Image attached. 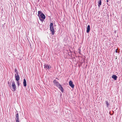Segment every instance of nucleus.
<instances>
[{
    "label": "nucleus",
    "mask_w": 122,
    "mask_h": 122,
    "mask_svg": "<svg viewBox=\"0 0 122 122\" xmlns=\"http://www.w3.org/2000/svg\"><path fill=\"white\" fill-rule=\"evenodd\" d=\"M38 15L39 18V19L41 21H43L46 18L45 15L43 13L42 11H39L38 12Z\"/></svg>",
    "instance_id": "1"
},
{
    "label": "nucleus",
    "mask_w": 122,
    "mask_h": 122,
    "mask_svg": "<svg viewBox=\"0 0 122 122\" xmlns=\"http://www.w3.org/2000/svg\"><path fill=\"white\" fill-rule=\"evenodd\" d=\"M53 24L52 23H50V28L51 31V32L52 35H54L55 32V30L53 27Z\"/></svg>",
    "instance_id": "2"
},
{
    "label": "nucleus",
    "mask_w": 122,
    "mask_h": 122,
    "mask_svg": "<svg viewBox=\"0 0 122 122\" xmlns=\"http://www.w3.org/2000/svg\"><path fill=\"white\" fill-rule=\"evenodd\" d=\"M11 86L13 90H12L13 91H15L16 89V87L15 82L14 81H13L12 82Z\"/></svg>",
    "instance_id": "3"
},
{
    "label": "nucleus",
    "mask_w": 122,
    "mask_h": 122,
    "mask_svg": "<svg viewBox=\"0 0 122 122\" xmlns=\"http://www.w3.org/2000/svg\"><path fill=\"white\" fill-rule=\"evenodd\" d=\"M69 85L72 88H74V85L73 84V82L71 80L70 81L69 83Z\"/></svg>",
    "instance_id": "4"
},
{
    "label": "nucleus",
    "mask_w": 122,
    "mask_h": 122,
    "mask_svg": "<svg viewBox=\"0 0 122 122\" xmlns=\"http://www.w3.org/2000/svg\"><path fill=\"white\" fill-rule=\"evenodd\" d=\"M53 83L56 85V86L58 87L60 86V85H61L60 83H59V82L56 81V80H54L53 81Z\"/></svg>",
    "instance_id": "5"
},
{
    "label": "nucleus",
    "mask_w": 122,
    "mask_h": 122,
    "mask_svg": "<svg viewBox=\"0 0 122 122\" xmlns=\"http://www.w3.org/2000/svg\"><path fill=\"white\" fill-rule=\"evenodd\" d=\"M105 104L107 107L109 108L110 103V102L107 100L105 102Z\"/></svg>",
    "instance_id": "6"
},
{
    "label": "nucleus",
    "mask_w": 122,
    "mask_h": 122,
    "mask_svg": "<svg viewBox=\"0 0 122 122\" xmlns=\"http://www.w3.org/2000/svg\"><path fill=\"white\" fill-rule=\"evenodd\" d=\"M15 80L16 81H19L20 79V77L18 74H15Z\"/></svg>",
    "instance_id": "7"
},
{
    "label": "nucleus",
    "mask_w": 122,
    "mask_h": 122,
    "mask_svg": "<svg viewBox=\"0 0 122 122\" xmlns=\"http://www.w3.org/2000/svg\"><path fill=\"white\" fill-rule=\"evenodd\" d=\"M90 30V26L89 25H88L87 28V30H86V32L87 33H89Z\"/></svg>",
    "instance_id": "8"
},
{
    "label": "nucleus",
    "mask_w": 122,
    "mask_h": 122,
    "mask_svg": "<svg viewBox=\"0 0 122 122\" xmlns=\"http://www.w3.org/2000/svg\"><path fill=\"white\" fill-rule=\"evenodd\" d=\"M45 64L44 67L45 69H47L48 70H49L51 68V67L50 66L48 65L47 64L45 65Z\"/></svg>",
    "instance_id": "9"
},
{
    "label": "nucleus",
    "mask_w": 122,
    "mask_h": 122,
    "mask_svg": "<svg viewBox=\"0 0 122 122\" xmlns=\"http://www.w3.org/2000/svg\"><path fill=\"white\" fill-rule=\"evenodd\" d=\"M58 88L62 92H64V89L61 85H60Z\"/></svg>",
    "instance_id": "10"
},
{
    "label": "nucleus",
    "mask_w": 122,
    "mask_h": 122,
    "mask_svg": "<svg viewBox=\"0 0 122 122\" xmlns=\"http://www.w3.org/2000/svg\"><path fill=\"white\" fill-rule=\"evenodd\" d=\"M112 77L115 80H116L117 78V76L115 75H113Z\"/></svg>",
    "instance_id": "11"
},
{
    "label": "nucleus",
    "mask_w": 122,
    "mask_h": 122,
    "mask_svg": "<svg viewBox=\"0 0 122 122\" xmlns=\"http://www.w3.org/2000/svg\"><path fill=\"white\" fill-rule=\"evenodd\" d=\"M23 84L24 86L25 87L27 85L26 81L25 78H24L23 80Z\"/></svg>",
    "instance_id": "12"
},
{
    "label": "nucleus",
    "mask_w": 122,
    "mask_h": 122,
    "mask_svg": "<svg viewBox=\"0 0 122 122\" xmlns=\"http://www.w3.org/2000/svg\"><path fill=\"white\" fill-rule=\"evenodd\" d=\"M102 4V0H99L98 1V6L99 8H100V6Z\"/></svg>",
    "instance_id": "13"
},
{
    "label": "nucleus",
    "mask_w": 122,
    "mask_h": 122,
    "mask_svg": "<svg viewBox=\"0 0 122 122\" xmlns=\"http://www.w3.org/2000/svg\"><path fill=\"white\" fill-rule=\"evenodd\" d=\"M15 119H19V115L18 113H17L15 115Z\"/></svg>",
    "instance_id": "14"
},
{
    "label": "nucleus",
    "mask_w": 122,
    "mask_h": 122,
    "mask_svg": "<svg viewBox=\"0 0 122 122\" xmlns=\"http://www.w3.org/2000/svg\"><path fill=\"white\" fill-rule=\"evenodd\" d=\"M16 81V82H17V85L18 86H19L20 85V82L19 81Z\"/></svg>",
    "instance_id": "15"
},
{
    "label": "nucleus",
    "mask_w": 122,
    "mask_h": 122,
    "mask_svg": "<svg viewBox=\"0 0 122 122\" xmlns=\"http://www.w3.org/2000/svg\"><path fill=\"white\" fill-rule=\"evenodd\" d=\"M15 72L16 73V74H18V72L17 71V69H16V68H15Z\"/></svg>",
    "instance_id": "16"
},
{
    "label": "nucleus",
    "mask_w": 122,
    "mask_h": 122,
    "mask_svg": "<svg viewBox=\"0 0 122 122\" xmlns=\"http://www.w3.org/2000/svg\"><path fill=\"white\" fill-rule=\"evenodd\" d=\"M119 51L118 52L117 51V49L115 51V52L116 53H119Z\"/></svg>",
    "instance_id": "17"
},
{
    "label": "nucleus",
    "mask_w": 122,
    "mask_h": 122,
    "mask_svg": "<svg viewBox=\"0 0 122 122\" xmlns=\"http://www.w3.org/2000/svg\"><path fill=\"white\" fill-rule=\"evenodd\" d=\"M16 122H19V119H15Z\"/></svg>",
    "instance_id": "18"
},
{
    "label": "nucleus",
    "mask_w": 122,
    "mask_h": 122,
    "mask_svg": "<svg viewBox=\"0 0 122 122\" xmlns=\"http://www.w3.org/2000/svg\"><path fill=\"white\" fill-rule=\"evenodd\" d=\"M8 85H9L10 86V85H11V84L9 82H8Z\"/></svg>",
    "instance_id": "19"
},
{
    "label": "nucleus",
    "mask_w": 122,
    "mask_h": 122,
    "mask_svg": "<svg viewBox=\"0 0 122 122\" xmlns=\"http://www.w3.org/2000/svg\"><path fill=\"white\" fill-rule=\"evenodd\" d=\"M107 4L108 5V6H110V4H109L108 3H107Z\"/></svg>",
    "instance_id": "20"
},
{
    "label": "nucleus",
    "mask_w": 122,
    "mask_h": 122,
    "mask_svg": "<svg viewBox=\"0 0 122 122\" xmlns=\"http://www.w3.org/2000/svg\"><path fill=\"white\" fill-rule=\"evenodd\" d=\"M109 0H107V3L108 2H109Z\"/></svg>",
    "instance_id": "21"
},
{
    "label": "nucleus",
    "mask_w": 122,
    "mask_h": 122,
    "mask_svg": "<svg viewBox=\"0 0 122 122\" xmlns=\"http://www.w3.org/2000/svg\"><path fill=\"white\" fill-rule=\"evenodd\" d=\"M40 0H38V2Z\"/></svg>",
    "instance_id": "22"
},
{
    "label": "nucleus",
    "mask_w": 122,
    "mask_h": 122,
    "mask_svg": "<svg viewBox=\"0 0 122 122\" xmlns=\"http://www.w3.org/2000/svg\"><path fill=\"white\" fill-rule=\"evenodd\" d=\"M115 32H116V31H115Z\"/></svg>",
    "instance_id": "23"
}]
</instances>
